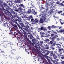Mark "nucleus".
Listing matches in <instances>:
<instances>
[{"label":"nucleus","instance_id":"obj_21","mask_svg":"<svg viewBox=\"0 0 64 64\" xmlns=\"http://www.w3.org/2000/svg\"><path fill=\"white\" fill-rule=\"evenodd\" d=\"M44 42L43 41L40 42V43H39L38 46L39 47H38L40 48V46H42V44Z\"/></svg>","mask_w":64,"mask_h":64},{"label":"nucleus","instance_id":"obj_61","mask_svg":"<svg viewBox=\"0 0 64 64\" xmlns=\"http://www.w3.org/2000/svg\"><path fill=\"white\" fill-rule=\"evenodd\" d=\"M60 2H56L57 4H58L60 5Z\"/></svg>","mask_w":64,"mask_h":64},{"label":"nucleus","instance_id":"obj_56","mask_svg":"<svg viewBox=\"0 0 64 64\" xmlns=\"http://www.w3.org/2000/svg\"><path fill=\"white\" fill-rule=\"evenodd\" d=\"M49 36H50V34H47L45 36L46 37H47Z\"/></svg>","mask_w":64,"mask_h":64},{"label":"nucleus","instance_id":"obj_33","mask_svg":"<svg viewBox=\"0 0 64 64\" xmlns=\"http://www.w3.org/2000/svg\"><path fill=\"white\" fill-rule=\"evenodd\" d=\"M44 48L45 49H48L49 48V47H48V45L46 46H45Z\"/></svg>","mask_w":64,"mask_h":64},{"label":"nucleus","instance_id":"obj_23","mask_svg":"<svg viewBox=\"0 0 64 64\" xmlns=\"http://www.w3.org/2000/svg\"><path fill=\"white\" fill-rule=\"evenodd\" d=\"M19 6H20L21 8H25V6H24L23 4H20L19 5Z\"/></svg>","mask_w":64,"mask_h":64},{"label":"nucleus","instance_id":"obj_48","mask_svg":"<svg viewBox=\"0 0 64 64\" xmlns=\"http://www.w3.org/2000/svg\"><path fill=\"white\" fill-rule=\"evenodd\" d=\"M10 24L11 25L13 26L14 25V24L12 22H10Z\"/></svg>","mask_w":64,"mask_h":64},{"label":"nucleus","instance_id":"obj_64","mask_svg":"<svg viewBox=\"0 0 64 64\" xmlns=\"http://www.w3.org/2000/svg\"><path fill=\"white\" fill-rule=\"evenodd\" d=\"M61 14L62 16L64 15L63 16H64V14Z\"/></svg>","mask_w":64,"mask_h":64},{"label":"nucleus","instance_id":"obj_49","mask_svg":"<svg viewBox=\"0 0 64 64\" xmlns=\"http://www.w3.org/2000/svg\"><path fill=\"white\" fill-rule=\"evenodd\" d=\"M56 45L57 46H61V45L60 44H56Z\"/></svg>","mask_w":64,"mask_h":64},{"label":"nucleus","instance_id":"obj_62","mask_svg":"<svg viewBox=\"0 0 64 64\" xmlns=\"http://www.w3.org/2000/svg\"><path fill=\"white\" fill-rule=\"evenodd\" d=\"M43 30H44V32H45V30H46V29L45 28H44V29L43 28Z\"/></svg>","mask_w":64,"mask_h":64},{"label":"nucleus","instance_id":"obj_19","mask_svg":"<svg viewBox=\"0 0 64 64\" xmlns=\"http://www.w3.org/2000/svg\"><path fill=\"white\" fill-rule=\"evenodd\" d=\"M30 5H31L32 6L30 7V9H31V8H33V9L34 8V10L35 9L36 10V8H35V6H34V5H32V3H31V4H30Z\"/></svg>","mask_w":64,"mask_h":64},{"label":"nucleus","instance_id":"obj_12","mask_svg":"<svg viewBox=\"0 0 64 64\" xmlns=\"http://www.w3.org/2000/svg\"><path fill=\"white\" fill-rule=\"evenodd\" d=\"M12 50H13V52H12V51L11 50L10 51V52H11V54L13 56L14 55L16 54V52H17V51L15 49H12Z\"/></svg>","mask_w":64,"mask_h":64},{"label":"nucleus","instance_id":"obj_35","mask_svg":"<svg viewBox=\"0 0 64 64\" xmlns=\"http://www.w3.org/2000/svg\"><path fill=\"white\" fill-rule=\"evenodd\" d=\"M43 29H44L43 27L42 26L40 28H38V30H40V31L41 30H43Z\"/></svg>","mask_w":64,"mask_h":64},{"label":"nucleus","instance_id":"obj_27","mask_svg":"<svg viewBox=\"0 0 64 64\" xmlns=\"http://www.w3.org/2000/svg\"><path fill=\"white\" fill-rule=\"evenodd\" d=\"M29 36L30 39H32L34 38V37L32 34H30Z\"/></svg>","mask_w":64,"mask_h":64},{"label":"nucleus","instance_id":"obj_34","mask_svg":"<svg viewBox=\"0 0 64 64\" xmlns=\"http://www.w3.org/2000/svg\"><path fill=\"white\" fill-rule=\"evenodd\" d=\"M14 32L12 31V30H10L9 31V34H12L14 33Z\"/></svg>","mask_w":64,"mask_h":64},{"label":"nucleus","instance_id":"obj_20","mask_svg":"<svg viewBox=\"0 0 64 64\" xmlns=\"http://www.w3.org/2000/svg\"><path fill=\"white\" fill-rule=\"evenodd\" d=\"M52 32L54 33V34L55 36H56L57 35V32H56V31L52 30Z\"/></svg>","mask_w":64,"mask_h":64},{"label":"nucleus","instance_id":"obj_39","mask_svg":"<svg viewBox=\"0 0 64 64\" xmlns=\"http://www.w3.org/2000/svg\"><path fill=\"white\" fill-rule=\"evenodd\" d=\"M62 10H60L59 11H58V14H60L61 13H62Z\"/></svg>","mask_w":64,"mask_h":64},{"label":"nucleus","instance_id":"obj_18","mask_svg":"<svg viewBox=\"0 0 64 64\" xmlns=\"http://www.w3.org/2000/svg\"><path fill=\"white\" fill-rule=\"evenodd\" d=\"M50 10H51L52 12H50V13L51 14L53 12V10H54V8H53V7H52V6H51L50 7Z\"/></svg>","mask_w":64,"mask_h":64},{"label":"nucleus","instance_id":"obj_11","mask_svg":"<svg viewBox=\"0 0 64 64\" xmlns=\"http://www.w3.org/2000/svg\"><path fill=\"white\" fill-rule=\"evenodd\" d=\"M6 10L7 11H8L10 10L11 12L13 14H15L16 13L15 12H14V11H13L12 9H11V8H9V7H7L6 8Z\"/></svg>","mask_w":64,"mask_h":64},{"label":"nucleus","instance_id":"obj_46","mask_svg":"<svg viewBox=\"0 0 64 64\" xmlns=\"http://www.w3.org/2000/svg\"><path fill=\"white\" fill-rule=\"evenodd\" d=\"M59 5H60L61 6H64V4H63L62 3H60V4H59Z\"/></svg>","mask_w":64,"mask_h":64},{"label":"nucleus","instance_id":"obj_3","mask_svg":"<svg viewBox=\"0 0 64 64\" xmlns=\"http://www.w3.org/2000/svg\"><path fill=\"white\" fill-rule=\"evenodd\" d=\"M21 18L20 17H17L16 19H15V20H14V22L18 26L19 28H21L20 27L21 23H19L18 24V22H22V21L21 20Z\"/></svg>","mask_w":64,"mask_h":64},{"label":"nucleus","instance_id":"obj_44","mask_svg":"<svg viewBox=\"0 0 64 64\" xmlns=\"http://www.w3.org/2000/svg\"><path fill=\"white\" fill-rule=\"evenodd\" d=\"M35 20H34L33 18L31 20V21L33 23L34 22Z\"/></svg>","mask_w":64,"mask_h":64},{"label":"nucleus","instance_id":"obj_16","mask_svg":"<svg viewBox=\"0 0 64 64\" xmlns=\"http://www.w3.org/2000/svg\"><path fill=\"white\" fill-rule=\"evenodd\" d=\"M56 31H57L58 33H62L63 32H64V29H62L58 31V30H56Z\"/></svg>","mask_w":64,"mask_h":64},{"label":"nucleus","instance_id":"obj_57","mask_svg":"<svg viewBox=\"0 0 64 64\" xmlns=\"http://www.w3.org/2000/svg\"><path fill=\"white\" fill-rule=\"evenodd\" d=\"M2 20V21H0V24H2V23H3V20Z\"/></svg>","mask_w":64,"mask_h":64},{"label":"nucleus","instance_id":"obj_24","mask_svg":"<svg viewBox=\"0 0 64 64\" xmlns=\"http://www.w3.org/2000/svg\"><path fill=\"white\" fill-rule=\"evenodd\" d=\"M2 55L6 59L7 58V57L6 56H7V55L5 54V53H4V54H2Z\"/></svg>","mask_w":64,"mask_h":64},{"label":"nucleus","instance_id":"obj_5","mask_svg":"<svg viewBox=\"0 0 64 64\" xmlns=\"http://www.w3.org/2000/svg\"><path fill=\"white\" fill-rule=\"evenodd\" d=\"M27 13L28 14H34V15H36L37 14L36 12H35V10L34 9H32L31 10V9H28L27 11Z\"/></svg>","mask_w":64,"mask_h":64},{"label":"nucleus","instance_id":"obj_8","mask_svg":"<svg viewBox=\"0 0 64 64\" xmlns=\"http://www.w3.org/2000/svg\"><path fill=\"white\" fill-rule=\"evenodd\" d=\"M54 42L52 40L50 41V42L48 43V44H52L50 46L51 47H54L55 46L56 42H55L54 43H53Z\"/></svg>","mask_w":64,"mask_h":64},{"label":"nucleus","instance_id":"obj_29","mask_svg":"<svg viewBox=\"0 0 64 64\" xmlns=\"http://www.w3.org/2000/svg\"><path fill=\"white\" fill-rule=\"evenodd\" d=\"M16 32H17L19 34H21V33L20 32V31L19 30H16Z\"/></svg>","mask_w":64,"mask_h":64},{"label":"nucleus","instance_id":"obj_54","mask_svg":"<svg viewBox=\"0 0 64 64\" xmlns=\"http://www.w3.org/2000/svg\"><path fill=\"white\" fill-rule=\"evenodd\" d=\"M50 48H51V49H52V50H54L55 49V48H54V47H50Z\"/></svg>","mask_w":64,"mask_h":64},{"label":"nucleus","instance_id":"obj_13","mask_svg":"<svg viewBox=\"0 0 64 64\" xmlns=\"http://www.w3.org/2000/svg\"><path fill=\"white\" fill-rule=\"evenodd\" d=\"M48 5V4L47 3V4H45V6L46 7H47V8H46V10L45 9L44 10V11H43V13H45L47 11V10L48 9V8H50V7H49V6H50L49 5Z\"/></svg>","mask_w":64,"mask_h":64},{"label":"nucleus","instance_id":"obj_43","mask_svg":"<svg viewBox=\"0 0 64 64\" xmlns=\"http://www.w3.org/2000/svg\"><path fill=\"white\" fill-rule=\"evenodd\" d=\"M0 16L2 18V16H4V15L3 14H0Z\"/></svg>","mask_w":64,"mask_h":64},{"label":"nucleus","instance_id":"obj_53","mask_svg":"<svg viewBox=\"0 0 64 64\" xmlns=\"http://www.w3.org/2000/svg\"><path fill=\"white\" fill-rule=\"evenodd\" d=\"M45 9V8H44L43 6H42V7L41 8V10H42L43 9Z\"/></svg>","mask_w":64,"mask_h":64},{"label":"nucleus","instance_id":"obj_25","mask_svg":"<svg viewBox=\"0 0 64 64\" xmlns=\"http://www.w3.org/2000/svg\"><path fill=\"white\" fill-rule=\"evenodd\" d=\"M23 33L24 34V35L25 37L26 38V39L27 40H28V38H27V35L26 34H26L24 33V32H23Z\"/></svg>","mask_w":64,"mask_h":64},{"label":"nucleus","instance_id":"obj_9","mask_svg":"<svg viewBox=\"0 0 64 64\" xmlns=\"http://www.w3.org/2000/svg\"><path fill=\"white\" fill-rule=\"evenodd\" d=\"M2 25L5 27H7L8 28H10V27H10V24H9L7 22L6 23H4L3 24H2Z\"/></svg>","mask_w":64,"mask_h":64},{"label":"nucleus","instance_id":"obj_55","mask_svg":"<svg viewBox=\"0 0 64 64\" xmlns=\"http://www.w3.org/2000/svg\"><path fill=\"white\" fill-rule=\"evenodd\" d=\"M48 28L49 29V30H50L52 27H51L49 26L48 27Z\"/></svg>","mask_w":64,"mask_h":64},{"label":"nucleus","instance_id":"obj_1","mask_svg":"<svg viewBox=\"0 0 64 64\" xmlns=\"http://www.w3.org/2000/svg\"><path fill=\"white\" fill-rule=\"evenodd\" d=\"M57 54V52L56 51H48L46 53H45L44 55V56L47 59L48 62L50 63V64H52L50 62L51 61L50 60L52 58V56L54 59H56L58 58L57 56L56 55Z\"/></svg>","mask_w":64,"mask_h":64},{"label":"nucleus","instance_id":"obj_30","mask_svg":"<svg viewBox=\"0 0 64 64\" xmlns=\"http://www.w3.org/2000/svg\"><path fill=\"white\" fill-rule=\"evenodd\" d=\"M60 56H61V59L62 60L64 59V55H62L61 54Z\"/></svg>","mask_w":64,"mask_h":64},{"label":"nucleus","instance_id":"obj_59","mask_svg":"<svg viewBox=\"0 0 64 64\" xmlns=\"http://www.w3.org/2000/svg\"><path fill=\"white\" fill-rule=\"evenodd\" d=\"M56 62H58L59 60V59H56Z\"/></svg>","mask_w":64,"mask_h":64},{"label":"nucleus","instance_id":"obj_17","mask_svg":"<svg viewBox=\"0 0 64 64\" xmlns=\"http://www.w3.org/2000/svg\"><path fill=\"white\" fill-rule=\"evenodd\" d=\"M1 52L0 53V56H2V54L3 53L4 54L5 52H4L3 50L0 49Z\"/></svg>","mask_w":64,"mask_h":64},{"label":"nucleus","instance_id":"obj_36","mask_svg":"<svg viewBox=\"0 0 64 64\" xmlns=\"http://www.w3.org/2000/svg\"><path fill=\"white\" fill-rule=\"evenodd\" d=\"M38 20L37 19H36L35 20H34V22L35 23L36 22L38 23Z\"/></svg>","mask_w":64,"mask_h":64},{"label":"nucleus","instance_id":"obj_32","mask_svg":"<svg viewBox=\"0 0 64 64\" xmlns=\"http://www.w3.org/2000/svg\"><path fill=\"white\" fill-rule=\"evenodd\" d=\"M58 50V51L59 52H61L62 51V50H64L63 48H61L59 49Z\"/></svg>","mask_w":64,"mask_h":64},{"label":"nucleus","instance_id":"obj_50","mask_svg":"<svg viewBox=\"0 0 64 64\" xmlns=\"http://www.w3.org/2000/svg\"><path fill=\"white\" fill-rule=\"evenodd\" d=\"M17 1L18 3H21L20 0H17Z\"/></svg>","mask_w":64,"mask_h":64},{"label":"nucleus","instance_id":"obj_22","mask_svg":"<svg viewBox=\"0 0 64 64\" xmlns=\"http://www.w3.org/2000/svg\"><path fill=\"white\" fill-rule=\"evenodd\" d=\"M56 37L55 36H53L52 38L50 37V39L52 40V41H54V40L56 39Z\"/></svg>","mask_w":64,"mask_h":64},{"label":"nucleus","instance_id":"obj_6","mask_svg":"<svg viewBox=\"0 0 64 64\" xmlns=\"http://www.w3.org/2000/svg\"><path fill=\"white\" fill-rule=\"evenodd\" d=\"M2 5L4 6V7H6V10H4V7L3 6H2V5H1L0 6V8L2 10V11H3L4 12L6 13V12H5V11H4V10H6V8L7 7H8V6H7V5L6 4H5V3H4L3 4H2Z\"/></svg>","mask_w":64,"mask_h":64},{"label":"nucleus","instance_id":"obj_41","mask_svg":"<svg viewBox=\"0 0 64 64\" xmlns=\"http://www.w3.org/2000/svg\"><path fill=\"white\" fill-rule=\"evenodd\" d=\"M26 15H24L22 17V18H26Z\"/></svg>","mask_w":64,"mask_h":64},{"label":"nucleus","instance_id":"obj_42","mask_svg":"<svg viewBox=\"0 0 64 64\" xmlns=\"http://www.w3.org/2000/svg\"><path fill=\"white\" fill-rule=\"evenodd\" d=\"M50 2V0H46V3L45 4V5L46 4H47V3H48V2Z\"/></svg>","mask_w":64,"mask_h":64},{"label":"nucleus","instance_id":"obj_51","mask_svg":"<svg viewBox=\"0 0 64 64\" xmlns=\"http://www.w3.org/2000/svg\"><path fill=\"white\" fill-rule=\"evenodd\" d=\"M40 34L41 35H43L44 34V32H40Z\"/></svg>","mask_w":64,"mask_h":64},{"label":"nucleus","instance_id":"obj_2","mask_svg":"<svg viewBox=\"0 0 64 64\" xmlns=\"http://www.w3.org/2000/svg\"><path fill=\"white\" fill-rule=\"evenodd\" d=\"M30 24L28 23L27 24L25 23V24H24L23 23H21L20 26L21 28H20L22 32L25 34L26 33V32L24 30L28 32L29 30H30Z\"/></svg>","mask_w":64,"mask_h":64},{"label":"nucleus","instance_id":"obj_7","mask_svg":"<svg viewBox=\"0 0 64 64\" xmlns=\"http://www.w3.org/2000/svg\"><path fill=\"white\" fill-rule=\"evenodd\" d=\"M11 42L9 41L8 44L7 42H4V47L5 48H6L8 47H10L11 46Z\"/></svg>","mask_w":64,"mask_h":64},{"label":"nucleus","instance_id":"obj_63","mask_svg":"<svg viewBox=\"0 0 64 64\" xmlns=\"http://www.w3.org/2000/svg\"><path fill=\"white\" fill-rule=\"evenodd\" d=\"M51 36H54V34H51Z\"/></svg>","mask_w":64,"mask_h":64},{"label":"nucleus","instance_id":"obj_60","mask_svg":"<svg viewBox=\"0 0 64 64\" xmlns=\"http://www.w3.org/2000/svg\"><path fill=\"white\" fill-rule=\"evenodd\" d=\"M14 2L15 3H18V2H17V0H14Z\"/></svg>","mask_w":64,"mask_h":64},{"label":"nucleus","instance_id":"obj_52","mask_svg":"<svg viewBox=\"0 0 64 64\" xmlns=\"http://www.w3.org/2000/svg\"><path fill=\"white\" fill-rule=\"evenodd\" d=\"M6 41H4V42L2 41L1 42V44H4V42H5Z\"/></svg>","mask_w":64,"mask_h":64},{"label":"nucleus","instance_id":"obj_37","mask_svg":"<svg viewBox=\"0 0 64 64\" xmlns=\"http://www.w3.org/2000/svg\"><path fill=\"white\" fill-rule=\"evenodd\" d=\"M61 20H62V19H60V23L62 25V24H64V20H62L63 22V23L62 22H61Z\"/></svg>","mask_w":64,"mask_h":64},{"label":"nucleus","instance_id":"obj_14","mask_svg":"<svg viewBox=\"0 0 64 64\" xmlns=\"http://www.w3.org/2000/svg\"><path fill=\"white\" fill-rule=\"evenodd\" d=\"M13 29L15 30H16L17 29H18V28L17 27L16 25L14 24V25L13 26Z\"/></svg>","mask_w":64,"mask_h":64},{"label":"nucleus","instance_id":"obj_15","mask_svg":"<svg viewBox=\"0 0 64 64\" xmlns=\"http://www.w3.org/2000/svg\"><path fill=\"white\" fill-rule=\"evenodd\" d=\"M38 41V40H36L35 38H33V39L32 40V41L33 42V43H38L37 42Z\"/></svg>","mask_w":64,"mask_h":64},{"label":"nucleus","instance_id":"obj_40","mask_svg":"<svg viewBox=\"0 0 64 64\" xmlns=\"http://www.w3.org/2000/svg\"><path fill=\"white\" fill-rule=\"evenodd\" d=\"M44 20H40V23H42L43 22Z\"/></svg>","mask_w":64,"mask_h":64},{"label":"nucleus","instance_id":"obj_45","mask_svg":"<svg viewBox=\"0 0 64 64\" xmlns=\"http://www.w3.org/2000/svg\"><path fill=\"white\" fill-rule=\"evenodd\" d=\"M13 56L11 54L9 56V57L11 58H13Z\"/></svg>","mask_w":64,"mask_h":64},{"label":"nucleus","instance_id":"obj_31","mask_svg":"<svg viewBox=\"0 0 64 64\" xmlns=\"http://www.w3.org/2000/svg\"><path fill=\"white\" fill-rule=\"evenodd\" d=\"M33 18L32 16H30L29 17V18L28 19V20H30V19Z\"/></svg>","mask_w":64,"mask_h":64},{"label":"nucleus","instance_id":"obj_38","mask_svg":"<svg viewBox=\"0 0 64 64\" xmlns=\"http://www.w3.org/2000/svg\"><path fill=\"white\" fill-rule=\"evenodd\" d=\"M13 33L12 34L13 35H14V36H16L17 35V33L16 32H13Z\"/></svg>","mask_w":64,"mask_h":64},{"label":"nucleus","instance_id":"obj_28","mask_svg":"<svg viewBox=\"0 0 64 64\" xmlns=\"http://www.w3.org/2000/svg\"><path fill=\"white\" fill-rule=\"evenodd\" d=\"M51 27V28H59V26H54L53 25Z\"/></svg>","mask_w":64,"mask_h":64},{"label":"nucleus","instance_id":"obj_58","mask_svg":"<svg viewBox=\"0 0 64 64\" xmlns=\"http://www.w3.org/2000/svg\"><path fill=\"white\" fill-rule=\"evenodd\" d=\"M61 63L62 64H64V60L62 61V62H61Z\"/></svg>","mask_w":64,"mask_h":64},{"label":"nucleus","instance_id":"obj_47","mask_svg":"<svg viewBox=\"0 0 64 64\" xmlns=\"http://www.w3.org/2000/svg\"><path fill=\"white\" fill-rule=\"evenodd\" d=\"M57 48L58 49V50L60 48H61V46H57Z\"/></svg>","mask_w":64,"mask_h":64},{"label":"nucleus","instance_id":"obj_10","mask_svg":"<svg viewBox=\"0 0 64 64\" xmlns=\"http://www.w3.org/2000/svg\"><path fill=\"white\" fill-rule=\"evenodd\" d=\"M13 10H14V11H16V12H20L22 10V9L20 7L19 8L17 9L16 8H14L13 9Z\"/></svg>","mask_w":64,"mask_h":64},{"label":"nucleus","instance_id":"obj_4","mask_svg":"<svg viewBox=\"0 0 64 64\" xmlns=\"http://www.w3.org/2000/svg\"><path fill=\"white\" fill-rule=\"evenodd\" d=\"M39 44L38 43H32L31 44H30V46L33 47H34L38 51H39L40 50V48H39V47H38L37 46H38Z\"/></svg>","mask_w":64,"mask_h":64},{"label":"nucleus","instance_id":"obj_26","mask_svg":"<svg viewBox=\"0 0 64 64\" xmlns=\"http://www.w3.org/2000/svg\"><path fill=\"white\" fill-rule=\"evenodd\" d=\"M28 42L29 43V45H30V44H32V42H31V41H30V40L29 39H28L27 40Z\"/></svg>","mask_w":64,"mask_h":64}]
</instances>
